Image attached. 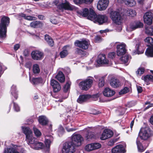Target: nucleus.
Wrapping results in <instances>:
<instances>
[{"label": "nucleus", "mask_w": 153, "mask_h": 153, "mask_svg": "<svg viewBox=\"0 0 153 153\" xmlns=\"http://www.w3.org/2000/svg\"><path fill=\"white\" fill-rule=\"evenodd\" d=\"M83 3L87 4H90L91 3L93 0H83Z\"/></svg>", "instance_id": "nucleus-64"}, {"label": "nucleus", "mask_w": 153, "mask_h": 153, "mask_svg": "<svg viewBox=\"0 0 153 153\" xmlns=\"http://www.w3.org/2000/svg\"><path fill=\"white\" fill-rule=\"evenodd\" d=\"M127 5L132 7L135 6L136 4V1L135 0H122Z\"/></svg>", "instance_id": "nucleus-29"}, {"label": "nucleus", "mask_w": 153, "mask_h": 153, "mask_svg": "<svg viewBox=\"0 0 153 153\" xmlns=\"http://www.w3.org/2000/svg\"><path fill=\"white\" fill-rule=\"evenodd\" d=\"M6 31L4 30L3 28H0V36L1 37H3L5 36L6 35Z\"/></svg>", "instance_id": "nucleus-51"}, {"label": "nucleus", "mask_w": 153, "mask_h": 153, "mask_svg": "<svg viewBox=\"0 0 153 153\" xmlns=\"http://www.w3.org/2000/svg\"><path fill=\"white\" fill-rule=\"evenodd\" d=\"M43 82V80L41 78H33L31 80V82L34 85H37Z\"/></svg>", "instance_id": "nucleus-34"}, {"label": "nucleus", "mask_w": 153, "mask_h": 153, "mask_svg": "<svg viewBox=\"0 0 153 153\" xmlns=\"http://www.w3.org/2000/svg\"><path fill=\"white\" fill-rule=\"evenodd\" d=\"M140 45V43L137 44L136 45L135 48L136 50L135 51V52H134L136 54H140L143 53V51H142L141 52H140L138 51V48Z\"/></svg>", "instance_id": "nucleus-48"}, {"label": "nucleus", "mask_w": 153, "mask_h": 153, "mask_svg": "<svg viewBox=\"0 0 153 153\" xmlns=\"http://www.w3.org/2000/svg\"><path fill=\"white\" fill-rule=\"evenodd\" d=\"M145 105L149 104V105L148 106H147V107H145V108L144 109L145 110H146L148 109V108H150V107H153V103H150V102H146L145 103Z\"/></svg>", "instance_id": "nucleus-54"}, {"label": "nucleus", "mask_w": 153, "mask_h": 153, "mask_svg": "<svg viewBox=\"0 0 153 153\" xmlns=\"http://www.w3.org/2000/svg\"><path fill=\"white\" fill-rule=\"evenodd\" d=\"M126 47L125 44L123 43L117 45V56H121L125 54L126 51Z\"/></svg>", "instance_id": "nucleus-12"}, {"label": "nucleus", "mask_w": 153, "mask_h": 153, "mask_svg": "<svg viewBox=\"0 0 153 153\" xmlns=\"http://www.w3.org/2000/svg\"><path fill=\"white\" fill-rule=\"evenodd\" d=\"M70 85L68 82H67L66 85L64 86L63 91L65 92H66L68 91L69 89Z\"/></svg>", "instance_id": "nucleus-52"}, {"label": "nucleus", "mask_w": 153, "mask_h": 153, "mask_svg": "<svg viewBox=\"0 0 153 153\" xmlns=\"http://www.w3.org/2000/svg\"><path fill=\"white\" fill-rule=\"evenodd\" d=\"M129 58V56L128 55H125L122 57L120 58V59L123 63L126 64L128 62Z\"/></svg>", "instance_id": "nucleus-42"}, {"label": "nucleus", "mask_w": 153, "mask_h": 153, "mask_svg": "<svg viewBox=\"0 0 153 153\" xmlns=\"http://www.w3.org/2000/svg\"><path fill=\"white\" fill-rule=\"evenodd\" d=\"M92 144L94 150L98 149L101 146L100 144L98 143H92Z\"/></svg>", "instance_id": "nucleus-50"}, {"label": "nucleus", "mask_w": 153, "mask_h": 153, "mask_svg": "<svg viewBox=\"0 0 153 153\" xmlns=\"http://www.w3.org/2000/svg\"><path fill=\"white\" fill-rule=\"evenodd\" d=\"M83 140V137L79 134L74 133L71 136V142L74 144L75 146H80Z\"/></svg>", "instance_id": "nucleus-8"}, {"label": "nucleus", "mask_w": 153, "mask_h": 153, "mask_svg": "<svg viewBox=\"0 0 153 153\" xmlns=\"http://www.w3.org/2000/svg\"><path fill=\"white\" fill-rule=\"evenodd\" d=\"M97 61L98 63L101 64H107L109 62L108 60L106 58L105 55L102 54L98 55Z\"/></svg>", "instance_id": "nucleus-16"}, {"label": "nucleus", "mask_w": 153, "mask_h": 153, "mask_svg": "<svg viewBox=\"0 0 153 153\" xmlns=\"http://www.w3.org/2000/svg\"><path fill=\"white\" fill-rule=\"evenodd\" d=\"M51 85L53 87L54 92L59 91L61 88V86L59 83L56 80L52 79L51 80Z\"/></svg>", "instance_id": "nucleus-15"}, {"label": "nucleus", "mask_w": 153, "mask_h": 153, "mask_svg": "<svg viewBox=\"0 0 153 153\" xmlns=\"http://www.w3.org/2000/svg\"><path fill=\"white\" fill-rule=\"evenodd\" d=\"M113 135V132L111 130L105 129L104 131L100 138L102 140H105L111 137Z\"/></svg>", "instance_id": "nucleus-14"}, {"label": "nucleus", "mask_w": 153, "mask_h": 153, "mask_svg": "<svg viewBox=\"0 0 153 153\" xmlns=\"http://www.w3.org/2000/svg\"><path fill=\"white\" fill-rule=\"evenodd\" d=\"M20 45L19 44H17L15 45L14 46V50L15 51L19 49V48H20Z\"/></svg>", "instance_id": "nucleus-62"}, {"label": "nucleus", "mask_w": 153, "mask_h": 153, "mask_svg": "<svg viewBox=\"0 0 153 153\" xmlns=\"http://www.w3.org/2000/svg\"><path fill=\"white\" fill-rule=\"evenodd\" d=\"M43 54L41 52L35 51L32 52L31 55L32 58L34 60H40L41 59Z\"/></svg>", "instance_id": "nucleus-18"}, {"label": "nucleus", "mask_w": 153, "mask_h": 153, "mask_svg": "<svg viewBox=\"0 0 153 153\" xmlns=\"http://www.w3.org/2000/svg\"><path fill=\"white\" fill-rule=\"evenodd\" d=\"M127 13L129 16L134 17L136 15L137 13L135 10L131 9H128L127 11Z\"/></svg>", "instance_id": "nucleus-38"}, {"label": "nucleus", "mask_w": 153, "mask_h": 153, "mask_svg": "<svg viewBox=\"0 0 153 153\" xmlns=\"http://www.w3.org/2000/svg\"><path fill=\"white\" fill-rule=\"evenodd\" d=\"M11 92L13 96L16 99L17 98L18 96L16 91V87L15 85H13L11 87Z\"/></svg>", "instance_id": "nucleus-37"}, {"label": "nucleus", "mask_w": 153, "mask_h": 153, "mask_svg": "<svg viewBox=\"0 0 153 153\" xmlns=\"http://www.w3.org/2000/svg\"><path fill=\"white\" fill-rule=\"evenodd\" d=\"M145 69L144 68H140L138 69L136 71V73L137 76H141L144 72Z\"/></svg>", "instance_id": "nucleus-45"}, {"label": "nucleus", "mask_w": 153, "mask_h": 153, "mask_svg": "<svg viewBox=\"0 0 153 153\" xmlns=\"http://www.w3.org/2000/svg\"><path fill=\"white\" fill-rule=\"evenodd\" d=\"M109 2L108 0H99L97 4V9L100 11L105 10L108 5Z\"/></svg>", "instance_id": "nucleus-9"}, {"label": "nucleus", "mask_w": 153, "mask_h": 153, "mask_svg": "<svg viewBox=\"0 0 153 153\" xmlns=\"http://www.w3.org/2000/svg\"><path fill=\"white\" fill-rule=\"evenodd\" d=\"M101 38L99 36H97L95 38V40L97 42H99L100 41Z\"/></svg>", "instance_id": "nucleus-63"}, {"label": "nucleus", "mask_w": 153, "mask_h": 153, "mask_svg": "<svg viewBox=\"0 0 153 153\" xmlns=\"http://www.w3.org/2000/svg\"><path fill=\"white\" fill-rule=\"evenodd\" d=\"M32 148L35 150H39L43 148L44 147L43 144L41 142H38L37 140L34 145H32Z\"/></svg>", "instance_id": "nucleus-25"}, {"label": "nucleus", "mask_w": 153, "mask_h": 153, "mask_svg": "<svg viewBox=\"0 0 153 153\" xmlns=\"http://www.w3.org/2000/svg\"><path fill=\"white\" fill-rule=\"evenodd\" d=\"M33 71L34 74H38L40 72L39 65L37 64H35L33 66Z\"/></svg>", "instance_id": "nucleus-40"}, {"label": "nucleus", "mask_w": 153, "mask_h": 153, "mask_svg": "<svg viewBox=\"0 0 153 153\" xmlns=\"http://www.w3.org/2000/svg\"><path fill=\"white\" fill-rule=\"evenodd\" d=\"M143 24L140 22H135L131 24L130 28L133 30L138 28H141L143 27Z\"/></svg>", "instance_id": "nucleus-24"}, {"label": "nucleus", "mask_w": 153, "mask_h": 153, "mask_svg": "<svg viewBox=\"0 0 153 153\" xmlns=\"http://www.w3.org/2000/svg\"><path fill=\"white\" fill-rule=\"evenodd\" d=\"M110 17L113 22L117 25H121L122 23L123 19L119 12L112 11L110 13Z\"/></svg>", "instance_id": "nucleus-5"}, {"label": "nucleus", "mask_w": 153, "mask_h": 153, "mask_svg": "<svg viewBox=\"0 0 153 153\" xmlns=\"http://www.w3.org/2000/svg\"><path fill=\"white\" fill-rule=\"evenodd\" d=\"M51 142L50 140L46 139L45 141V144L46 147L49 148L50 147Z\"/></svg>", "instance_id": "nucleus-53"}, {"label": "nucleus", "mask_w": 153, "mask_h": 153, "mask_svg": "<svg viewBox=\"0 0 153 153\" xmlns=\"http://www.w3.org/2000/svg\"><path fill=\"white\" fill-rule=\"evenodd\" d=\"M111 151L112 153H124L126 152L124 146L121 144L116 146L112 149Z\"/></svg>", "instance_id": "nucleus-17"}, {"label": "nucleus", "mask_w": 153, "mask_h": 153, "mask_svg": "<svg viewBox=\"0 0 153 153\" xmlns=\"http://www.w3.org/2000/svg\"><path fill=\"white\" fill-rule=\"evenodd\" d=\"M104 78V76L100 78L98 84L99 87H102L104 85L105 83Z\"/></svg>", "instance_id": "nucleus-44"}, {"label": "nucleus", "mask_w": 153, "mask_h": 153, "mask_svg": "<svg viewBox=\"0 0 153 153\" xmlns=\"http://www.w3.org/2000/svg\"><path fill=\"white\" fill-rule=\"evenodd\" d=\"M94 135L93 132L88 131L85 135L86 139L89 140L90 139L94 138Z\"/></svg>", "instance_id": "nucleus-36"}, {"label": "nucleus", "mask_w": 153, "mask_h": 153, "mask_svg": "<svg viewBox=\"0 0 153 153\" xmlns=\"http://www.w3.org/2000/svg\"><path fill=\"white\" fill-rule=\"evenodd\" d=\"M90 13L88 16V19L93 21L94 22L101 25L107 22L108 17L105 15H97L93 9H91Z\"/></svg>", "instance_id": "nucleus-1"}, {"label": "nucleus", "mask_w": 153, "mask_h": 153, "mask_svg": "<svg viewBox=\"0 0 153 153\" xmlns=\"http://www.w3.org/2000/svg\"><path fill=\"white\" fill-rule=\"evenodd\" d=\"M31 63L30 62H27L25 65V66L26 67L30 69L31 67Z\"/></svg>", "instance_id": "nucleus-59"}, {"label": "nucleus", "mask_w": 153, "mask_h": 153, "mask_svg": "<svg viewBox=\"0 0 153 153\" xmlns=\"http://www.w3.org/2000/svg\"><path fill=\"white\" fill-rule=\"evenodd\" d=\"M153 18V13L151 12H146L143 16V20L145 23L148 25L152 24Z\"/></svg>", "instance_id": "nucleus-11"}, {"label": "nucleus", "mask_w": 153, "mask_h": 153, "mask_svg": "<svg viewBox=\"0 0 153 153\" xmlns=\"http://www.w3.org/2000/svg\"><path fill=\"white\" fill-rule=\"evenodd\" d=\"M110 84L113 88H116L119 87L121 85V83L116 78H112L110 81Z\"/></svg>", "instance_id": "nucleus-20"}, {"label": "nucleus", "mask_w": 153, "mask_h": 153, "mask_svg": "<svg viewBox=\"0 0 153 153\" xmlns=\"http://www.w3.org/2000/svg\"><path fill=\"white\" fill-rule=\"evenodd\" d=\"M55 78L61 82H64L65 80V76L63 73L61 71L59 72Z\"/></svg>", "instance_id": "nucleus-27"}, {"label": "nucleus", "mask_w": 153, "mask_h": 153, "mask_svg": "<svg viewBox=\"0 0 153 153\" xmlns=\"http://www.w3.org/2000/svg\"><path fill=\"white\" fill-rule=\"evenodd\" d=\"M129 89L127 87H125L123 90L119 92L120 94H122L126 93L129 91Z\"/></svg>", "instance_id": "nucleus-47"}, {"label": "nucleus", "mask_w": 153, "mask_h": 153, "mask_svg": "<svg viewBox=\"0 0 153 153\" xmlns=\"http://www.w3.org/2000/svg\"><path fill=\"white\" fill-rule=\"evenodd\" d=\"M4 153H19L16 149L13 147L7 148L4 150Z\"/></svg>", "instance_id": "nucleus-35"}, {"label": "nucleus", "mask_w": 153, "mask_h": 153, "mask_svg": "<svg viewBox=\"0 0 153 153\" xmlns=\"http://www.w3.org/2000/svg\"><path fill=\"white\" fill-rule=\"evenodd\" d=\"M93 83V79H87L80 82L79 86L82 90L87 91L91 86Z\"/></svg>", "instance_id": "nucleus-7"}, {"label": "nucleus", "mask_w": 153, "mask_h": 153, "mask_svg": "<svg viewBox=\"0 0 153 153\" xmlns=\"http://www.w3.org/2000/svg\"><path fill=\"white\" fill-rule=\"evenodd\" d=\"M10 18L5 16H3L1 19V23L0 24V28H3L4 30L7 31V27L10 23Z\"/></svg>", "instance_id": "nucleus-10"}, {"label": "nucleus", "mask_w": 153, "mask_h": 153, "mask_svg": "<svg viewBox=\"0 0 153 153\" xmlns=\"http://www.w3.org/2000/svg\"><path fill=\"white\" fill-rule=\"evenodd\" d=\"M73 1L76 4H80L83 3V0H73Z\"/></svg>", "instance_id": "nucleus-57"}, {"label": "nucleus", "mask_w": 153, "mask_h": 153, "mask_svg": "<svg viewBox=\"0 0 153 153\" xmlns=\"http://www.w3.org/2000/svg\"><path fill=\"white\" fill-rule=\"evenodd\" d=\"M146 33L150 36H153V27L146 28Z\"/></svg>", "instance_id": "nucleus-41"}, {"label": "nucleus", "mask_w": 153, "mask_h": 153, "mask_svg": "<svg viewBox=\"0 0 153 153\" xmlns=\"http://www.w3.org/2000/svg\"><path fill=\"white\" fill-rule=\"evenodd\" d=\"M91 9H92L90 8L89 10L87 8H85L83 10L82 12H81L80 13L84 17L88 16H88H89L91 13L90 11Z\"/></svg>", "instance_id": "nucleus-33"}, {"label": "nucleus", "mask_w": 153, "mask_h": 153, "mask_svg": "<svg viewBox=\"0 0 153 153\" xmlns=\"http://www.w3.org/2000/svg\"><path fill=\"white\" fill-rule=\"evenodd\" d=\"M116 142V140H111L108 142V146H112L114 145Z\"/></svg>", "instance_id": "nucleus-60"}, {"label": "nucleus", "mask_w": 153, "mask_h": 153, "mask_svg": "<svg viewBox=\"0 0 153 153\" xmlns=\"http://www.w3.org/2000/svg\"><path fill=\"white\" fill-rule=\"evenodd\" d=\"M25 140L28 144L30 145L31 148L32 147V145H34L37 141L33 136V135L26 138Z\"/></svg>", "instance_id": "nucleus-23"}, {"label": "nucleus", "mask_w": 153, "mask_h": 153, "mask_svg": "<svg viewBox=\"0 0 153 153\" xmlns=\"http://www.w3.org/2000/svg\"><path fill=\"white\" fill-rule=\"evenodd\" d=\"M86 150L88 151H90L94 150L92 143L87 145L85 147Z\"/></svg>", "instance_id": "nucleus-46"}, {"label": "nucleus", "mask_w": 153, "mask_h": 153, "mask_svg": "<svg viewBox=\"0 0 153 153\" xmlns=\"http://www.w3.org/2000/svg\"><path fill=\"white\" fill-rule=\"evenodd\" d=\"M65 128L68 132L72 131H75L77 130V129L76 128H69L67 127H66Z\"/></svg>", "instance_id": "nucleus-61"}, {"label": "nucleus", "mask_w": 153, "mask_h": 153, "mask_svg": "<svg viewBox=\"0 0 153 153\" xmlns=\"http://www.w3.org/2000/svg\"><path fill=\"white\" fill-rule=\"evenodd\" d=\"M40 24H41L40 22L35 21L31 22L30 24V26L32 27L36 28L38 27Z\"/></svg>", "instance_id": "nucleus-43"}, {"label": "nucleus", "mask_w": 153, "mask_h": 153, "mask_svg": "<svg viewBox=\"0 0 153 153\" xmlns=\"http://www.w3.org/2000/svg\"><path fill=\"white\" fill-rule=\"evenodd\" d=\"M138 136L142 140H146L153 136V131L149 127L142 128L139 131Z\"/></svg>", "instance_id": "nucleus-2"}, {"label": "nucleus", "mask_w": 153, "mask_h": 153, "mask_svg": "<svg viewBox=\"0 0 153 153\" xmlns=\"http://www.w3.org/2000/svg\"><path fill=\"white\" fill-rule=\"evenodd\" d=\"M34 133L37 136H39L41 135V133L40 131L36 128H33Z\"/></svg>", "instance_id": "nucleus-49"}, {"label": "nucleus", "mask_w": 153, "mask_h": 153, "mask_svg": "<svg viewBox=\"0 0 153 153\" xmlns=\"http://www.w3.org/2000/svg\"><path fill=\"white\" fill-rule=\"evenodd\" d=\"M19 16L20 17H24L25 19L28 20H35L37 19V18L35 17L30 16H26L25 14L23 13H20L19 14Z\"/></svg>", "instance_id": "nucleus-31"}, {"label": "nucleus", "mask_w": 153, "mask_h": 153, "mask_svg": "<svg viewBox=\"0 0 153 153\" xmlns=\"http://www.w3.org/2000/svg\"><path fill=\"white\" fill-rule=\"evenodd\" d=\"M141 79L146 82L147 85L149 81L153 82V76L151 75H147L144 76H143Z\"/></svg>", "instance_id": "nucleus-32"}, {"label": "nucleus", "mask_w": 153, "mask_h": 153, "mask_svg": "<svg viewBox=\"0 0 153 153\" xmlns=\"http://www.w3.org/2000/svg\"><path fill=\"white\" fill-rule=\"evenodd\" d=\"M39 121L41 124L45 125L48 124V121L45 116H42L39 117Z\"/></svg>", "instance_id": "nucleus-28"}, {"label": "nucleus", "mask_w": 153, "mask_h": 153, "mask_svg": "<svg viewBox=\"0 0 153 153\" xmlns=\"http://www.w3.org/2000/svg\"><path fill=\"white\" fill-rule=\"evenodd\" d=\"M24 133L26 135V138L33 135L32 132L28 127H22Z\"/></svg>", "instance_id": "nucleus-26"}, {"label": "nucleus", "mask_w": 153, "mask_h": 153, "mask_svg": "<svg viewBox=\"0 0 153 153\" xmlns=\"http://www.w3.org/2000/svg\"><path fill=\"white\" fill-rule=\"evenodd\" d=\"M116 56V53L114 52H112L108 53V57L109 58L113 59Z\"/></svg>", "instance_id": "nucleus-55"}, {"label": "nucleus", "mask_w": 153, "mask_h": 153, "mask_svg": "<svg viewBox=\"0 0 153 153\" xmlns=\"http://www.w3.org/2000/svg\"><path fill=\"white\" fill-rule=\"evenodd\" d=\"M136 144L138 150L139 152H142L145 149L143 148L141 143L137 140L136 141Z\"/></svg>", "instance_id": "nucleus-39"}, {"label": "nucleus", "mask_w": 153, "mask_h": 153, "mask_svg": "<svg viewBox=\"0 0 153 153\" xmlns=\"http://www.w3.org/2000/svg\"><path fill=\"white\" fill-rule=\"evenodd\" d=\"M144 41L150 44L147 45L148 48L145 52L146 55L148 56L153 57V39L151 37H148L144 39Z\"/></svg>", "instance_id": "nucleus-4"}, {"label": "nucleus", "mask_w": 153, "mask_h": 153, "mask_svg": "<svg viewBox=\"0 0 153 153\" xmlns=\"http://www.w3.org/2000/svg\"><path fill=\"white\" fill-rule=\"evenodd\" d=\"M114 91L112 90L108 87L105 88L103 92V95L105 97H110L113 96L115 94Z\"/></svg>", "instance_id": "nucleus-19"}, {"label": "nucleus", "mask_w": 153, "mask_h": 153, "mask_svg": "<svg viewBox=\"0 0 153 153\" xmlns=\"http://www.w3.org/2000/svg\"><path fill=\"white\" fill-rule=\"evenodd\" d=\"M14 109L16 111H18L20 110V108L18 105L15 102H13Z\"/></svg>", "instance_id": "nucleus-56"}, {"label": "nucleus", "mask_w": 153, "mask_h": 153, "mask_svg": "<svg viewBox=\"0 0 153 153\" xmlns=\"http://www.w3.org/2000/svg\"><path fill=\"white\" fill-rule=\"evenodd\" d=\"M71 48V46L69 45L64 46L63 48V50L60 53V57L61 58H63L66 57L68 54V51Z\"/></svg>", "instance_id": "nucleus-21"}, {"label": "nucleus", "mask_w": 153, "mask_h": 153, "mask_svg": "<svg viewBox=\"0 0 153 153\" xmlns=\"http://www.w3.org/2000/svg\"><path fill=\"white\" fill-rule=\"evenodd\" d=\"M53 3L57 6V7L60 10H72L75 8V7L71 4L69 2L66 1L63 3L61 0H55Z\"/></svg>", "instance_id": "nucleus-3"}, {"label": "nucleus", "mask_w": 153, "mask_h": 153, "mask_svg": "<svg viewBox=\"0 0 153 153\" xmlns=\"http://www.w3.org/2000/svg\"><path fill=\"white\" fill-rule=\"evenodd\" d=\"M91 96L88 94H83L80 95L77 99V101L78 102L81 103L84 102H86L88 99L90 98Z\"/></svg>", "instance_id": "nucleus-22"}, {"label": "nucleus", "mask_w": 153, "mask_h": 153, "mask_svg": "<svg viewBox=\"0 0 153 153\" xmlns=\"http://www.w3.org/2000/svg\"><path fill=\"white\" fill-rule=\"evenodd\" d=\"M45 40L48 44L51 47L54 45V41L48 35L46 34L45 37Z\"/></svg>", "instance_id": "nucleus-30"}, {"label": "nucleus", "mask_w": 153, "mask_h": 153, "mask_svg": "<svg viewBox=\"0 0 153 153\" xmlns=\"http://www.w3.org/2000/svg\"><path fill=\"white\" fill-rule=\"evenodd\" d=\"M74 44L75 46L85 50L88 48L89 43L85 40L82 41L76 40Z\"/></svg>", "instance_id": "nucleus-13"}, {"label": "nucleus", "mask_w": 153, "mask_h": 153, "mask_svg": "<svg viewBox=\"0 0 153 153\" xmlns=\"http://www.w3.org/2000/svg\"><path fill=\"white\" fill-rule=\"evenodd\" d=\"M76 52L79 54H82L84 53V51L79 48H77L76 50Z\"/></svg>", "instance_id": "nucleus-58"}, {"label": "nucleus", "mask_w": 153, "mask_h": 153, "mask_svg": "<svg viewBox=\"0 0 153 153\" xmlns=\"http://www.w3.org/2000/svg\"><path fill=\"white\" fill-rule=\"evenodd\" d=\"M75 146L71 142L65 143L62 149V153H73L75 151Z\"/></svg>", "instance_id": "nucleus-6"}]
</instances>
